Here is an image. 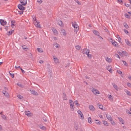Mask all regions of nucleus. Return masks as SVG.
<instances>
[{
    "label": "nucleus",
    "instance_id": "33",
    "mask_svg": "<svg viewBox=\"0 0 131 131\" xmlns=\"http://www.w3.org/2000/svg\"><path fill=\"white\" fill-rule=\"evenodd\" d=\"M37 50L40 52H43V51L42 50V49L40 48H37Z\"/></svg>",
    "mask_w": 131,
    "mask_h": 131
},
{
    "label": "nucleus",
    "instance_id": "32",
    "mask_svg": "<svg viewBox=\"0 0 131 131\" xmlns=\"http://www.w3.org/2000/svg\"><path fill=\"white\" fill-rule=\"evenodd\" d=\"M122 62H123V64L124 65H125L126 66H128V64L126 61H125L123 60H122Z\"/></svg>",
    "mask_w": 131,
    "mask_h": 131
},
{
    "label": "nucleus",
    "instance_id": "39",
    "mask_svg": "<svg viewBox=\"0 0 131 131\" xmlns=\"http://www.w3.org/2000/svg\"><path fill=\"white\" fill-rule=\"evenodd\" d=\"M75 47L76 49L78 50H79L81 48V47L79 45L76 46Z\"/></svg>",
    "mask_w": 131,
    "mask_h": 131
},
{
    "label": "nucleus",
    "instance_id": "20",
    "mask_svg": "<svg viewBox=\"0 0 131 131\" xmlns=\"http://www.w3.org/2000/svg\"><path fill=\"white\" fill-rule=\"evenodd\" d=\"M52 30L53 32L56 35L58 34V31L56 29L54 28H53L52 29Z\"/></svg>",
    "mask_w": 131,
    "mask_h": 131
},
{
    "label": "nucleus",
    "instance_id": "46",
    "mask_svg": "<svg viewBox=\"0 0 131 131\" xmlns=\"http://www.w3.org/2000/svg\"><path fill=\"white\" fill-rule=\"evenodd\" d=\"M42 119L45 122H46L47 121V120L46 118V117H43L42 118Z\"/></svg>",
    "mask_w": 131,
    "mask_h": 131
},
{
    "label": "nucleus",
    "instance_id": "10",
    "mask_svg": "<svg viewBox=\"0 0 131 131\" xmlns=\"http://www.w3.org/2000/svg\"><path fill=\"white\" fill-rule=\"evenodd\" d=\"M53 59L55 63H57L58 62H59L58 59L55 56H53Z\"/></svg>",
    "mask_w": 131,
    "mask_h": 131
},
{
    "label": "nucleus",
    "instance_id": "62",
    "mask_svg": "<svg viewBox=\"0 0 131 131\" xmlns=\"http://www.w3.org/2000/svg\"><path fill=\"white\" fill-rule=\"evenodd\" d=\"M20 69L21 70V72L23 73H25V71H24L21 68H20Z\"/></svg>",
    "mask_w": 131,
    "mask_h": 131
},
{
    "label": "nucleus",
    "instance_id": "35",
    "mask_svg": "<svg viewBox=\"0 0 131 131\" xmlns=\"http://www.w3.org/2000/svg\"><path fill=\"white\" fill-rule=\"evenodd\" d=\"M124 26L126 28H128V25L126 23H124Z\"/></svg>",
    "mask_w": 131,
    "mask_h": 131
},
{
    "label": "nucleus",
    "instance_id": "19",
    "mask_svg": "<svg viewBox=\"0 0 131 131\" xmlns=\"http://www.w3.org/2000/svg\"><path fill=\"white\" fill-rule=\"evenodd\" d=\"M74 31L75 33L76 34L77 33V31H78L79 29V26H76L75 28H74Z\"/></svg>",
    "mask_w": 131,
    "mask_h": 131
},
{
    "label": "nucleus",
    "instance_id": "12",
    "mask_svg": "<svg viewBox=\"0 0 131 131\" xmlns=\"http://www.w3.org/2000/svg\"><path fill=\"white\" fill-rule=\"evenodd\" d=\"M25 114L28 116H30V112L29 111H26L25 112Z\"/></svg>",
    "mask_w": 131,
    "mask_h": 131
},
{
    "label": "nucleus",
    "instance_id": "38",
    "mask_svg": "<svg viewBox=\"0 0 131 131\" xmlns=\"http://www.w3.org/2000/svg\"><path fill=\"white\" fill-rule=\"evenodd\" d=\"M114 88L116 90H118V87L115 84H114L113 85Z\"/></svg>",
    "mask_w": 131,
    "mask_h": 131
},
{
    "label": "nucleus",
    "instance_id": "16",
    "mask_svg": "<svg viewBox=\"0 0 131 131\" xmlns=\"http://www.w3.org/2000/svg\"><path fill=\"white\" fill-rule=\"evenodd\" d=\"M111 43H112V44L114 46L116 47L117 45V42H116L115 41H111Z\"/></svg>",
    "mask_w": 131,
    "mask_h": 131
},
{
    "label": "nucleus",
    "instance_id": "22",
    "mask_svg": "<svg viewBox=\"0 0 131 131\" xmlns=\"http://www.w3.org/2000/svg\"><path fill=\"white\" fill-rule=\"evenodd\" d=\"M125 41H126V43L127 45H128L129 46H131V44H130L129 43V41L128 40V39L126 40L125 39Z\"/></svg>",
    "mask_w": 131,
    "mask_h": 131
},
{
    "label": "nucleus",
    "instance_id": "30",
    "mask_svg": "<svg viewBox=\"0 0 131 131\" xmlns=\"http://www.w3.org/2000/svg\"><path fill=\"white\" fill-rule=\"evenodd\" d=\"M103 123L104 125H106L107 126H108V123H107V122L106 121H103Z\"/></svg>",
    "mask_w": 131,
    "mask_h": 131
},
{
    "label": "nucleus",
    "instance_id": "34",
    "mask_svg": "<svg viewBox=\"0 0 131 131\" xmlns=\"http://www.w3.org/2000/svg\"><path fill=\"white\" fill-rule=\"evenodd\" d=\"M127 95L129 96H131V94L130 92L127 90H126L125 91Z\"/></svg>",
    "mask_w": 131,
    "mask_h": 131
},
{
    "label": "nucleus",
    "instance_id": "11",
    "mask_svg": "<svg viewBox=\"0 0 131 131\" xmlns=\"http://www.w3.org/2000/svg\"><path fill=\"white\" fill-rule=\"evenodd\" d=\"M107 70H108L110 73H112V68L111 66H109L107 67L106 68Z\"/></svg>",
    "mask_w": 131,
    "mask_h": 131
},
{
    "label": "nucleus",
    "instance_id": "49",
    "mask_svg": "<svg viewBox=\"0 0 131 131\" xmlns=\"http://www.w3.org/2000/svg\"><path fill=\"white\" fill-rule=\"evenodd\" d=\"M124 32L126 34H127L128 33V31L126 29H124Z\"/></svg>",
    "mask_w": 131,
    "mask_h": 131
},
{
    "label": "nucleus",
    "instance_id": "5",
    "mask_svg": "<svg viewBox=\"0 0 131 131\" xmlns=\"http://www.w3.org/2000/svg\"><path fill=\"white\" fill-rule=\"evenodd\" d=\"M92 91L93 93L95 94H100V92L99 91L97 90L96 89L94 88H93V89Z\"/></svg>",
    "mask_w": 131,
    "mask_h": 131
},
{
    "label": "nucleus",
    "instance_id": "24",
    "mask_svg": "<svg viewBox=\"0 0 131 131\" xmlns=\"http://www.w3.org/2000/svg\"><path fill=\"white\" fill-rule=\"evenodd\" d=\"M95 121L96 122H95L98 125H100L101 124V122L98 120H96Z\"/></svg>",
    "mask_w": 131,
    "mask_h": 131
},
{
    "label": "nucleus",
    "instance_id": "59",
    "mask_svg": "<svg viewBox=\"0 0 131 131\" xmlns=\"http://www.w3.org/2000/svg\"><path fill=\"white\" fill-rule=\"evenodd\" d=\"M17 84L19 86H20V87H21L22 86V85L21 84H20L17 83Z\"/></svg>",
    "mask_w": 131,
    "mask_h": 131
},
{
    "label": "nucleus",
    "instance_id": "47",
    "mask_svg": "<svg viewBox=\"0 0 131 131\" xmlns=\"http://www.w3.org/2000/svg\"><path fill=\"white\" fill-rule=\"evenodd\" d=\"M41 129L44 130L46 128L43 126H42V127H40Z\"/></svg>",
    "mask_w": 131,
    "mask_h": 131
},
{
    "label": "nucleus",
    "instance_id": "64",
    "mask_svg": "<svg viewBox=\"0 0 131 131\" xmlns=\"http://www.w3.org/2000/svg\"><path fill=\"white\" fill-rule=\"evenodd\" d=\"M15 67L16 69H17L18 68H20H20H21L20 66L17 67L16 66H15Z\"/></svg>",
    "mask_w": 131,
    "mask_h": 131
},
{
    "label": "nucleus",
    "instance_id": "7",
    "mask_svg": "<svg viewBox=\"0 0 131 131\" xmlns=\"http://www.w3.org/2000/svg\"><path fill=\"white\" fill-rule=\"evenodd\" d=\"M30 91H31V93L33 95L36 96L38 95V93L37 92H36L34 90H32L31 91L30 90Z\"/></svg>",
    "mask_w": 131,
    "mask_h": 131
},
{
    "label": "nucleus",
    "instance_id": "1",
    "mask_svg": "<svg viewBox=\"0 0 131 131\" xmlns=\"http://www.w3.org/2000/svg\"><path fill=\"white\" fill-rule=\"evenodd\" d=\"M82 51V52L83 54H89L90 52L89 50L87 49H83Z\"/></svg>",
    "mask_w": 131,
    "mask_h": 131
},
{
    "label": "nucleus",
    "instance_id": "53",
    "mask_svg": "<svg viewBox=\"0 0 131 131\" xmlns=\"http://www.w3.org/2000/svg\"><path fill=\"white\" fill-rule=\"evenodd\" d=\"M80 116L83 119L84 117L83 114L82 113H81V114H80Z\"/></svg>",
    "mask_w": 131,
    "mask_h": 131
},
{
    "label": "nucleus",
    "instance_id": "60",
    "mask_svg": "<svg viewBox=\"0 0 131 131\" xmlns=\"http://www.w3.org/2000/svg\"><path fill=\"white\" fill-rule=\"evenodd\" d=\"M125 5L127 7H129L130 5L129 4H126L125 3Z\"/></svg>",
    "mask_w": 131,
    "mask_h": 131
},
{
    "label": "nucleus",
    "instance_id": "57",
    "mask_svg": "<svg viewBox=\"0 0 131 131\" xmlns=\"http://www.w3.org/2000/svg\"><path fill=\"white\" fill-rule=\"evenodd\" d=\"M22 47L23 49L24 50H25V49H26V46L23 45L22 46Z\"/></svg>",
    "mask_w": 131,
    "mask_h": 131
},
{
    "label": "nucleus",
    "instance_id": "18",
    "mask_svg": "<svg viewBox=\"0 0 131 131\" xmlns=\"http://www.w3.org/2000/svg\"><path fill=\"white\" fill-rule=\"evenodd\" d=\"M63 98L64 100H67V97H66V95L65 93H63Z\"/></svg>",
    "mask_w": 131,
    "mask_h": 131
},
{
    "label": "nucleus",
    "instance_id": "13",
    "mask_svg": "<svg viewBox=\"0 0 131 131\" xmlns=\"http://www.w3.org/2000/svg\"><path fill=\"white\" fill-rule=\"evenodd\" d=\"M106 117L108 120L110 121H111V120L112 119L111 116L109 115L106 114Z\"/></svg>",
    "mask_w": 131,
    "mask_h": 131
},
{
    "label": "nucleus",
    "instance_id": "43",
    "mask_svg": "<svg viewBox=\"0 0 131 131\" xmlns=\"http://www.w3.org/2000/svg\"><path fill=\"white\" fill-rule=\"evenodd\" d=\"M125 16L127 18H130V16L128 14H126L125 15Z\"/></svg>",
    "mask_w": 131,
    "mask_h": 131
},
{
    "label": "nucleus",
    "instance_id": "17",
    "mask_svg": "<svg viewBox=\"0 0 131 131\" xmlns=\"http://www.w3.org/2000/svg\"><path fill=\"white\" fill-rule=\"evenodd\" d=\"M11 26L12 28H13V27L14 26V23H15V21L14 20H11Z\"/></svg>",
    "mask_w": 131,
    "mask_h": 131
},
{
    "label": "nucleus",
    "instance_id": "9",
    "mask_svg": "<svg viewBox=\"0 0 131 131\" xmlns=\"http://www.w3.org/2000/svg\"><path fill=\"white\" fill-rule=\"evenodd\" d=\"M35 25L36 27H37L40 28L41 27L40 25L39 22H38L36 21L35 23Z\"/></svg>",
    "mask_w": 131,
    "mask_h": 131
},
{
    "label": "nucleus",
    "instance_id": "36",
    "mask_svg": "<svg viewBox=\"0 0 131 131\" xmlns=\"http://www.w3.org/2000/svg\"><path fill=\"white\" fill-rule=\"evenodd\" d=\"M111 122V124L113 125H114L115 124V123L114 122V121L112 119L111 120V121H110Z\"/></svg>",
    "mask_w": 131,
    "mask_h": 131
},
{
    "label": "nucleus",
    "instance_id": "44",
    "mask_svg": "<svg viewBox=\"0 0 131 131\" xmlns=\"http://www.w3.org/2000/svg\"><path fill=\"white\" fill-rule=\"evenodd\" d=\"M2 117L4 119H5L6 118V116L4 114H2Z\"/></svg>",
    "mask_w": 131,
    "mask_h": 131
},
{
    "label": "nucleus",
    "instance_id": "27",
    "mask_svg": "<svg viewBox=\"0 0 131 131\" xmlns=\"http://www.w3.org/2000/svg\"><path fill=\"white\" fill-rule=\"evenodd\" d=\"M69 101L70 105H73L74 104V102L72 100H70Z\"/></svg>",
    "mask_w": 131,
    "mask_h": 131
},
{
    "label": "nucleus",
    "instance_id": "54",
    "mask_svg": "<svg viewBox=\"0 0 131 131\" xmlns=\"http://www.w3.org/2000/svg\"><path fill=\"white\" fill-rule=\"evenodd\" d=\"M37 2L40 4H41L42 1L41 0H37Z\"/></svg>",
    "mask_w": 131,
    "mask_h": 131
},
{
    "label": "nucleus",
    "instance_id": "4",
    "mask_svg": "<svg viewBox=\"0 0 131 131\" xmlns=\"http://www.w3.org/2000/svg\"><path fill=\"white\" fill-rule=\"evenodd\" d=\"M20 2L21 3V5H25L27 3V0H20Z\"/></svg>",
    "mask_w": 131,
    "mask_h": 131
},
{
    "label": "nucleus",
    "instance_id": "15",
    "mask_svg": "<svg viewBox=\"0 0 131 131\" xmlns=\"http://www.w3.org/2000/svg\"><path fill=\"white\" fill-rule=\"evenodd\" d=\"M89 108L90 110L92 111H93L94 110V108L93 106L92 105H90L89 106Z\"/></svg>",
    "mask_w": 131,
    "mask_h": 131
},
{
    "label": "nucleus",
    "instance_id": "58",
    "mask_svg": "<svg viewBox=\"0 0 131 131\" xmlns=\"http://www.w3.org/2000/svg\"><path fill=\"white\" fill-rule=\"evenodd\" d=\"M109 99L111 101H113V97L112 96L110 98H109Z\"/></svg>",
    "mask_w": 131,
    "mask_h": 131
},
{
    "label": "nucleus",
    "instance_id": "28",
    "mask_svg": "<svg viewBox=\"0 0 131 131\" xmlns=\"http://www.w3.org/2000/svg\"><path fill=\"white\" fill-rule=\"evenodd\" d=\"M58 23L59 25L61 26H62L63 25L62 22L61 20H60L59 22H58Z\"/></svg>",
    "mask_w": 131,
    "mask_h": 131
},
{
    "label": "nucleus",
    "instance_id": "51",
    "mask_svg": "<svg viewBox=\"0 0 131 131\" xmlns=\"http://www.w3.org/2000/svg\"><path fill=\"white\" fill-rule=\"evenodd\" d=\"M18 12L19 13L18 14L20 15H21V14H23V11H18Z\"/></svg>",
    "mask_w": 131,
    "mask_h": 131
},
{
    "label": "nucleus",
    "instance_id": "40",
    "mask_svg": "<svg viewBox=\"0 0 131 131\" xmlns=\"http://www.w3.org/2000/svg\"><path fill=\"white\" fill-rule=\"evenodd\" d=\"M17 97L20 99H22L23 98V97L20 95H18L17 96Z\"/></svg>",
    "mask_w": 131,
    "mask_h": 131
},
{
    "label": "nucleus",
    "instance_id": "26",
    "mask_svg": "<svg viewBox=\"0 0 131 131\" xmlns=\"http://www.w3.org/2000/svg\"><path fill=\"white\" fill-rule=\"evenodd\" d=\"M118 119L119 121L120 122H122V124H124V123L123 122L124 121H123V119L121 117H118Z\"/></svg>",
    "mask_w": 131,
    "mask_h": 131
},
{
    "label": "nucleus",
    "instance_id": "14",
    "mask_svg": "<svg viewBox=\"0 0 131 131\" xmlns=\"http://www.w3.org/2000/svg\"><path fill=\"white\" fill-rule=\"evenodd\" d=\"M71 23L73 26L74 27V28H75V27L76 26H78V25H77L76 22L74 21L73 22H72Z\"/></svg>",
    "mask_w": 131,
    "mask_h": 131
},
{
    "label": "nucleus",
    "instance_id": "37",
    "mask_svg": "<svg viewBox=\"0 0 131 131\" xmlns=\"http://www.w3.org/2000/svg\"><path fill=\"white\" fill-rule=\"evenodd\" d=\"M74 103L76 105H77L78 106H80V104L78 103V101H74Z\"/></svg>",
    "mask_w": 131,
    "mask_h": 131
},
{
    "label": "nucleus",
    "instance_id": "61",
    "mask_svg": "<svg viewBox=\"0 0 131 131\" xmlns=\"http://www.w3.org/2000/svg\"><path fill=\"white\" fill-rule=\"evenodd\" d=\"M78 113L79 114H81L82 112H81V111L79 110H78L77 111Z\"/></svg>",
    "mask_w": 131,
    "mask_h": 131
},
{
    "label": "nucleus",
    "instance_id": "41",
    "mask_svg": "<svg viewBox=\"0 0 131 131\" xmlns=\"http://www.w3.org/2000/svg\"><path fill=\"white\" fill-rule=\"evenodd\" d=\"M54 46H55L56 48H58L59 47V45L57 43H56L55 44H54Z\"/></svg>",
    "mask_w": 131,
    "mask_h": 131
},
{
    "label": "nucleus",
    "instance_id": "3",
    "mask_svg": "<svg viewBox=\"0 0 131 131\" xmlns=\"http://www.w3.org/2000/svg\"><path fill=\"white\" fill-rule=\"evenodd\" d=\"M0 23L3 26H5L7 24V22L6 21H4V20L0 19Z\"/></svg>",
    "mask_w": 131,
    "mask_h": 131
},
{
    "label": "nucleus",
    "instance_id": "31",
    "mask_svg": "<svg viewBox=\"0 0 131 131\" xmlns=\"http://www.w3.org/2000/svg\"><path fill=\"white\" fill-rule=\"evenodd\" d=\"M88 121L89 123L91 124L92 123L91 119L90 117H89L88 119Z\"/></svg>",
    "mask_w": 131,
    "mask_h": 131
},
{
    "label": "nucleus",
    "instance_id": "42",
    "mask_svg": "<svg viewBox=\"0 0 131 131\" xmlns=\"http://www.w3.org/2000/svg\"><path fill=\"white\" fill-rule=\"evenodd\" d=\"M9 73L10 75L11 76V77L13 78L14 77V74L13 73H10V72H9Z\"/></svg>",
    "mask_w": 131,
    "mask_h": 131
},
{
    "label": "nucleus",
    "instance_id": "48",
    "mask_svg": "<svg viewBox=\"0 0 131 131\" xmlns=\"http://www.w3.org/2000/svg\"><path fill=\"white\" fill-rule=\"evenodd\" d=\"M103 105H99V108L102 110L103 109Z\"/></svg>",
    "mask_w": 131,
    "mask_h": 131
},
{
    "label": "nucleus",
    "instance_id": "6",
    "mask_svg": "<svg viewBox=\"0 0 131 131\" xmlns=\"http://www.w3.org/2000/svg\"><path fill=\"white\" fill-rule=\"evenodd\" d=\"M2 92L4 94V95H5V96L6 97H9V94L7 92H6V91L3 90L2 91Z\"/></svg>",
    "mask_w": 131,
    "mask_h": 131
},
{
    "label": "nucleus",
    "instance_id": "52",
    "mask_svg": "<svg viewBox=\"0 0 131 131\" xmlns=\"http://www.w3.org/2000/svg\"><path fill=\"white\" fill-rule=\"evenodd\" d=\"M12 31H9L8 32V35H10L12 34Z\"/></svg>",
    "mask_w": 131,
    "mask_h": 131
},
{
    "label": "nucleus",
    "instance_id": "21",
    "mask_svg": "<svg viewBox=\"0 0 131 131\" xmlns=\"http://www.w3.org/2000/svg\"><path fill=\"white\" fill-rule=\"evenodd\" d=\"M61 31L63 34V35L65 36L66 35V31L65 30L63 29H62L61 30Z\"/></svg>",
    "mask_w": 131,
    "mask_h": 131
},
{
    "label": "nucleus",
    "instance_id": "2",
    "mask_svg": "<svg viewBox=\"0 0 131 131\" xmlns=\"http://www.w3.org/2000/svg\"><path fill=\"white\" fill-rule=\"evenodd\" d=\"M18 7L20 10L22 11L25 10V8L23 6V5L21 4H19L18 5Z\"/></svg>",
    "mask_w": 131,
    "mask_h": 131
},
{
    "label": "nucleus",
    "instance_id": "50",
    "mask_svg": "<svg viewBox=\"0 0 131 131\" xmlns=\"http://www.w3.org/2000/svg\"><path fill=\"white\" fill-rule=\"evenodd\" d=\"M117 73L119 74H121L122 73V71L120 70H117Z\"/></svg>",
    "mask_w": 131,
    "mask_h": 131
},
{
    "label": "nucleus",
    "instance_id": "25",
    "mask_svg": "<svg viewBox=\"0 0 131 131\" xmlns=\"http://www.w3.org/2000/svg\"><path fill=\"white\" fill-rule=\"evenodd\" d=\"M122 53L126 56H127L128 55V53L126 51H122Z\"/></svg>",
    "mask_w": 131,
    "mask_h": 131
},
{
    "label": "nucleus",
    "instance_id": "23",
    "mask_svg": "<svg viewBox=\"0 0 131 131\" xmlns=\"http://www.w3.org/2000/svg\"><path fill=\"white\" fill-rule=\"evenodd\" d=\"M70 108L71 111H73L74 110V104L73 105H70Z\"/></svg>",
    "mask_w": 131,
    "mask_h": 131
},
{
    "label": "nucleus",
    "instance_id": "8",
    "mask_svg": "<svg viewBox=\"0 0 131 131\" xmlns=\"http://www.w3.org/2000/svg\"><path fill=\"white\" fill-rule=\"evenodd\" d=\"M93 32L94 34L98 36H100V34L99 32L96 30H93Z\"/></svg>",
    "mask_w": 131,
    "mask_h": 131
},
{
    "label": "nucleus",
    "instance_id": "56",
    "mask_svg": "<svg viewBox=\"0 0 131 131\" xmlns=\"http://www.w3.org/2000/svg\"><path fill=\"white\" fill-rule=\"evenodd\" d=\"M115 57H116L118 58H119V59H120V57L118 55V54H115Z\"/></svg>",
    "mask_w": 131,
    "mask_h": 131
},
{
    "label": "nucleus",
    "instance_id": "55",
    "mask_svg": "<svg viewBox=\"0 0 131 131\" xmlns=\"http://www.w3.org/2000/svg\"><path fill=\"white\" fill-rule=\"evenodd\" d=\"M87 57H88L89 58H91V54H87Z\"/></svg>",
    "mask_w": 131,
    "mask_h": 131
},
{
    "label": "nucleus",
    "instance_id": "29",
    "mask_svg": "<svg viewBox=\"0 0 131 131\" xmlns=\"http://www.w3.org/2000/svg\"><path fill=\"white\" fill-rule=\"evenodd\" d=\"M106 60L109 62H112V59H111L107 57L106 59Z\"/></svg>",
    "mask_w": 131,
    "mask_h": 131
},
{
    "label": "nucleus",
    "instance_id": "63",
    "mask_svg": "<svg viewBox=\"0 0 131 131\" xmlns=\"http://www.w3.org/2000/svg\"><path fill=\"white\" fill-rule=\"evenodd\" d=\"M118 2L119 3H123V1L122 0H117Z\"/></svg>",
    "mask_w": 131,
    "mask_h": 131
},
{
    "label": "nucleus",
    "instance_id": "45",
    "mask_svg": "<svg viewBox=\"0 0 131 131\" xmlns=\"http://www.w3.org/2000/svg\"><path fill=\"white\" fill-rule=\"evenodd\" d=\"M127 84L129 87L130 88L131 87V84L130 83L127 82Z\"/></svg>",
    "mask_w": 131,
    "mask_h": 131
}]
</instances>
